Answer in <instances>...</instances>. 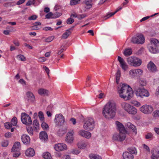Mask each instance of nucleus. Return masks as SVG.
I'll list each match as a JSON object with an SVG mask.
<instances>
[{"mask_svg":"<svg viewBox=\"0 0 159 159\" xmlns=\"http://www.w3.org/2000/svg\"><path fill=\"white\" fill-rule=\"evenodd\" d=\"M54 38L53 36H51L45 39V41L47 42H50L52 41Z\"/></svg>","mask_w":159,"mask_h":159,"instance_id":"nucleus-50","label":"nucleus"},{"mask_svg":"<svg viewBox=\"0 0 159 159\" xmlns=\"http://www.w3.org/2000/svg\"><path fill=\"white\" fill-rule=\"evenodd\" d=\"M148 69L152 72H155L157 71V68L156 65L152 61H150L147 65Z\"/></svg>","mask_w":159,"mask_h":159,"instance_id":"nucleus-18","label":"nucleus"},{"mask_svg":"<svg viewBox=\"0 0 159 159\" xmlns=\"http://www.w3.org/2000/svg\"><path fill=\"white\" fill-rule=\"evenodd\" d=\"M43 68L45 70L47 74L49 76V69L46 66H43Z\"/></svg>","mask_w":159,"mask_h":159,"instance_id":"nucleus-63","label":"nucleus"},{"mask_svg":"<svg viewBox=\"0 0 159 159\" xmlns=\"http://www.w3.org/2000/svg\"><path fill=\"white\" fill-rule=\"evenodd\" d=\"M54 16L52 12H50L45 16V17L47 19L55 18L53 17Z\"/></svg>","mask_w":159,"mask_h":159,"instance_id":"nucleus-48","label":"nucleus"},{"mask_svg":"<svg viewBox=\"0 0 159 159\" xmlns=\"http://www.w3.org/2000/svg\"><path fill=\"white\" fill-rule=\"evenodd\" d=\"M78 148L81 149H83L89 147V144L87 142L84 140L79 141L77 144Z\"/></svg>","mask_w":159,"mask_h":159,"instance_id":"nucleus-15","label":"nucleus"},{"mask_svg":"<svg viewBox=\"0 0 159 159\" xmlns=\"http://www.w3.org/2000/svg\"><path fill=\"white\" fill-rule=\"evenodd\" d=\"M121 106L122 108L127 112L130 108L131 105L126 102H123L121 103Z\"/></svg>","mask_w":159,"mask_h":159,"instance_id":"nucleus-29","label":"nucleus"},{"mask_svg":"<svg viewBox=\"0 0 159 159\" xmlns=\"http://www.w3.org/2000/svg\"><path fill=\"white\" fill-rule=\"evenodd\" d=\"M121 9H122L121 7H119V8L117 9L116 10V11L115 12H114L111 13L107 14V16H105L104 17V19L105 20H107V19L109 17H110L111 16L114 15L117 12L119 11V10H120Z\"/></svg>","mask_w":159,"mask_h":159,"instance_id":"nucleus-32","label":"nucleus"},{"mask_svg":"<svg viewBox=\"0 0 159 159\" xmlns=\"http://www.w3.org/2000/svg\"><path fill=\"white\" fill-rule=\"evenodd\" d=\"M33 125L34 128L36 130L38 129L39 128V124L38 121L36 120H35L33 122Z\"/></svg>","mask_w":159,"mask_h":159,"instance_id":"nucleus-36","label":"nucleus"},{"mask_svg":"<svg viewBox=\"0 0 159 159\" xmlns=\"http://www.w3.org/2000/svg\"><path fill=\"white\" fill-rule=\"evenodd\" d=\"M128 151L129 152L132 154H137V151L136 149L134 147L129 148L127 149Z\"/></svg>","mask_w":159,"mask_h":159,"instance_id":"nucleus-33","label":"nucleus"},{"mask_svg":"<svg viewBox=\"0 0 159 159\" xmlns=\"http://www.w3.org/2000/svg\"><path fill=\"white\" fill-rule=\"evenodd\" d=\"M137 111V109L131 105L127 112L129 114L134 115L136 114Z\"/></svg>","mask_w":159,"mask_h":159,"instance_id":"nucleus-28","label":"nucleus"},{"mask_svg":"<svg viewBox=\"0 0 159 159\" xmlns=\"http://www.w3.org/2000/svg\"><path fill=\"white\" fill-rule=\"evenodd\" d=\"M21 139L23 143L26 145L28 144L30 142V138L29 136L27 135H22Z\"/></svg>","mask_w":159,"mask_h":159,"instance_id":"nucleus-19","label":"nucleus"},{"mask_svg":"<svg viewBox=\"0 0 159 159\" xmlns=\"http://www.w3.org/2000/svg\"><path fill=\"white\" fill-rule=\"evenodd\" d=\"M35 154L34 150L32 148H29L26 151L25 155L28 157H32L34 156Z\"/></svg>","mask_w":159,"mask_h":159,"instance_id":"nucleus-20","label":"nucleus"},{"mask_svg":"<svg viewBox=\"0 0 159 159\" xmlns=\"http://www.w3.org/2000/svg\"><path fill=\"white\" fill-rule=\"evenodd\" d=\"M116 103L113 101H110L104 106L102 113L106 119H112L116 115Z\"/></svg>","mask_w":159,"mask_h":159,"instance_id":"nucleus-1","label":"nucleus"},{"mask_svg":"<svg viewBox=\"0 0 159 159\" xmlns=\"http://www.w3.org/2000/svg\"><path fill=\"white\" fill-rule=\"evenodd\" d=\"M26 95L28 100L31 102H33L34 101L35 99V96L32 93L29 91L27 93Z\"/></svg>","mask_w":159,"mask_h":159,"instance_id":"nucleus-27","label":"nucleus"},{"mask_svg":"<svg viewBox=\"0 0 159 159\" xmlns=\"http://www.w3.org/2000/svg\"><path fill=\"white\" fill-rule=\"evenodd\" d=\"M138 82L139 84L142 86H145L146 84V81L142 79H139L138 80Z\"/></svg>","mask_w":159,"mask_h":159,"instance_id":"nucleus-44","label":"nucleus"},{"mask_svg":"<svg viewBox=\"0 0 159 159\" xmlns=\"http://www.w3.org/2000/svg\"><path fill=\"white\" fill-rule=\"evenodd\" d=\"M117 129L119 130L120 132L125 133L126 130L123 125L120 122L116 121L115 122Z\"/></svg>","mask_w":159,"mask_h":159,"instance_id":"nucleus-17","label":"nucleus"},{"mask_svg":"<svg viewBox=\"0 0 159 159\" xmlns=\"http://www.w3.org/2000/svg\"><path fill=\"white\" fill-rule=\"evenodd\" d=\"M122 156L124 159H133L134 158L133 154L127 151L124 152Z\"/></svg>","mask_w":159,"mask_h":159,"instance_id":"nucleus-22","label":"nucleus"},{"mask_svg":"<svg viewBox=\"0 0 159 159\" xmlns=\"http://www.w3.org/2000/svg\"><path fill=\"white\" fill-rule=\"evenodd\" d=\"M155 152L156 154L159 156V146L157 147L155 149Z\"/></svg>","mask_w":159,"mask_h":159,"instance_id":"nucleus-64","label":"nucleus"},{"mask_svg":"<svg viewBox=\"0 0 159 159\" xmlns=\"http://www.w3.org/2000/svg\"><path fill=\"white\" fill-rule=\"evenodd\" d=\"M17 122V120L16 117H13L11 119V123L13 126H16Z\"/></svg>","mask_w":159,"mask_h":159,"instance_id":"nucleus-41","label":"nucleus"},{"mask_svg":"<svg viewBox=\"0 0 159 159\" xmlns=\"http://www.w3.org/2000/svg\"><path fill=\"white\" fill-rule=\"evenodd\" d=\"M125 133L120 132L119 134H115L113 135L112 138L114 140L122 141L125 139Z\"/></svg>","mask_w":159,"mask_h":159,"instance_id":"nucleus-14","label":"nucleus"},{"mask_svg":"<svg viewBox=\"0 0 159 159\" xmlns=\"http://www.w3.org/2000/svg\"><path fill=\"white\" fill-rule=\"evenodd\" d=\"M21 120L22 123L26 125H30L32 123L31 117L25 113H22L21 114Z\"/></svg>","mask_w":159,"mask_h":159,"instance_id":"nucleus-7","label":"nucleus"},{"mask_svg":"<svg viewBox=\"0 0 159 159\" xmlns=\"http://www.w3.org/2000/svg\"><path fill=\"white\" fill-rule=\"evenodd\" d=\"M140 110L143 113L145 114L151 113L153 111L152 107L148 105H144L140 108Z\"/></svg>","mask_w":159,"mask_h":159,"instance_id":"nucleus-10","label":"nucleus"},{"mask_svg":"<svg viewBox=\"0 0 159 159\" xmlns=\"http://www.w3.org/2000/svg\"><path fill=\"white\" fill-rule=\"evenodd\" d=\"M12 125H11V124H10L9 122L6 123L4 124L5 128L8 129H9L11 128L12 127Z\"/></svg>","mask_w":159,"mask_h":159,"instance_id":"nucleus-55","label":"nucleus"},{"mask_svg":"<svg viewBox=\"0 0 159 159\" xmlns=\"http://www.w3.org/2000/svg\"><path fill=\"white\" fill-rule=\"evenodd\" d=\"M153 115L155 117H159V110L154 111L153 113Z\"/></svg>","mask_w":159,"mask_h":159,"instance_id":"nucleus-58","label":"nucleus"},{"mask_svg":"<svg viewBox=\"0 0 159 159\" xmlns=\"http://www.w3.org/2000/svg\"><path fill=\"white\" fill-rule=\"evenodd\" d=\"M118 61L119 62L120 64L125 62V61H124V59L121 57L120 56H118Z\"/></svg>","mask_w":159,"mask_h":159,"instance_id":"nucleus-62","label":"nucleus"},{"mask_svg":"<svg viewBox=\"0 0 159 159\" xmlns=\"http://www.w3.org/2000/svg\"><path fill=\"white\" fill-rule=\"evenodd\" d=\"M54 121L58 125L61 126L64 124L65 122V118L62 114H58L55 116Z\"/></svg>","mask_w":159,"mask_h":159,"instance_id":"nucleus-11","label":"nucleus"},{"mask_svg":"<svg viewBox=\"0 0 159 159\" xmlns=\"http://www.w3.org/2000/svg\"><path fill=\"white\" fill-rule=\"evenodd\" d=\"M159 156L156 154L155 152L152 153V155L151 156L152 159H158Z\"/></svg>","mask_w":159,"mask_h":159,"instance_id":"nucleus-54","label":"nucleus"},{"mask_svg":"<svg viewBox=\"0 0 159 159\" xmlns=\"http://www.w3.org/2000/svg\"><path fill=\"white\" fill-rule=\"evenodd\" d=\"M26 129L30 135H32L33 134V130L32 127H27Z\"/></svg>","mask_w":159,"mask_h":159,"instance_id":"nucleus-47","label":"nucleus"},{"mask_svg":"<svg viewBox=\"0 0 159 159\" xmlns=\"http://www.w3.org/2000/svg\"><path fill=\"white\" fill-rule=\"evenodd\" d=\"M17 57L18 59L22 61H25V58L24 56L21 54L18 55Z\"/></svg>","mask_w":159,"mask_h":159,"instance_id":"nucleus-53","label":"nucleus"},{"mask_svg":"<svg viewBox=\"0 0 159 159\" xmlns=\"http://www.w3.org/2000/svg\"><path fill=\"white\" fill-rule=\"evenodd\" d=\"M20 148L21 146L20 143L18 142H16L11 149V151H20Z\"/></svg>","mask_w":159,"mask_h":159,"instance_id":"nucleus-25","label":"nucleus"},{"mask_svg":"<svg viewBox=\"0 0 159 159\" xmlns=\"http://www.w3.org/2000/svg\"><path fill=\"white\" fill-rule=\"evenodd\" d=\"M135 92L137 97L142 98L144 97H148L149 96L148 91L143 88L137 89L135 90Z\"/></svg>","mask_w":159,"mask_h":159,"instance_id":"nucleus-6","label":"nucleus"},{"mask_svg":"<svg viewBox=\"0 0 159 159\" xmlns=\"http://www.w3.org/2000/svg\"><path fill=\"white\" fill-rule=\"evenodd\" d=\"M125 126L129 129H132L133 132L135 134H137V130L136 127L134 125L132 124L130 122H128L126 124Z\"/></svg>","mask_w":159,"mask_h":159,"instance_id":"nucleus-21","label":"nucleus"},{"mask_svg":"<svg viewBox=\"0 0 159 159\" xmlns=\"http://www.w3.org/2000/svg\"><path fill=\"white\" fill-rule=\"evenodd\" d=\"M131 103L134 105V106H136L137 107H139L140 106L141 103L136 101L133 100L131 101Z\"/></svg>","mask_w":159,"mask_h":159,"instance_id":"nucleus-46","label":"nucleus"},{"mask_svg":"<svg viewBox=\"0 0 159 159\" xmlns=\"http://www.w3.org/2000/svg\"><path fill=\"white\" fill-rule=\"evenodd\" d=\"M80 0H71L70 2V5H74L78 4Z\"/></svg>","mask_w":159,"mask_h":159,"instance_id":"nucleus-49","label":"nucleus"},{"mask_svg":"<svg viewBox=\"0 0 159 159\" xmlns=\"http://www.w3.org/2000/svg\"><path fill=\"white\" fill-rule=\"evenodd\" d=\"M95 127V122L92 118H89L84 123L83 127L84 129L88 131L93 130Z\"/></svg>","mask_w":159,"mask_h":159,"instance_id":"nucleus-5","label":"nucleus"},{"mask_svg":"<svg viewBox=\"0 0 159 159\" xmlns=\"http://www.w3.org/2000/svg\"><path fill=\"white\" fill-rule=\"evenodd\" d=\"M78 134L82 137L89 139L91 136L90 132L83 129L80 130L78 132Z\"/></svg>","mask_w":159,"mask_h":159,"instance_id":"nucleus-16","label":"nucleus"},{"mask_svg":"<svg viewBox=\"0 0 159 159\" xmlns=\"http://www.w3.org/2000/svg\"><path fill=\"white\" fill-rule=\"evenodd\" d=\"M144 36L139 34L136 35L133 37L131 39V42L137 44H142L144 43Z\"/></svg>","mask_w":159,"mask_h":159,"instance_id":"nucleus-8","label":"nucleus"},{"mask_svg":"<svg viewBox=\"0 0 159 159\" xmlns=\"http://www.w3.org/2000/svg\"><path fill=\"white\" fill-rule=\"evenodd\" d=\"M12 152H13V156L14 157H19L20 155V151H15Z\"/></svg>","mask_w":159,"mask_h":159,"instance_id":"nucleus-51","label":"nucleus"},{"mask_svg":"<svg viewBox=\"0 0 159 159\" xmlns=\"http://www.w3.org/2000/svg\"><path fill=\"white\" fill-rule=\"evenodd\" d=\"M145 138L147 139H152L153 137L152 134L151 133H148L145 136Z\"/></svg>","mask_w":159,"mask_h":159,"instance_id":"nucleus-52","label":"nucleus"},{"mask_svg":"<svg viewBox=\"0 0 159 159\" xmlns=\"http://www.w3.org/2000/svg\"><path fill=\"white\" fill-rule=\"evenodd\" d=\"M38 93L41 95L48 96V95L49 91L43 89H40L38 90Z\"/></svg>","mask_w":159,"mask_h":159,"instance_id":"nucleus-26","label":"nucleus"},{"mask_svg":"<svg viewBox=\"0 0 159 159\" xmlns=\"http://www.w3.org/2000/svg\"><path fill=\"white\" fill-rule=\"evenodd\" d=\"M8 142L7 140H4L1 143L2 146L3 147H6L8 145Z\"/></svg>","mask_w":159,"mask_h":159,"instance_id":"nucleus-56","label":"nucleus"},{"mask_svg":"<svg viewBox=\"0 0 159 159\" xmlns=\"http://www.w3.org/2000/svg\"><path fill=\"white\" fill-rule=\"evenodd\" d=\"M159 47V41L155 38H152L150 39V43L148 45L149 51L152 53L158 52L157 47Z\"/></svg>","mask_w":159,"mask_h":159,"instance_id":"nucleus-3","label":"nucleus"},{"mask_svg":"<svg viewBox=\"0 0 159 159\" xmlns=\"http://www.w3.org/2000/svg\"><path fill=\"white\" fill-rule=\"evenodd\" d=\"M74 22V20L70 17L68 18L66 20V23L68 24H71Z\"/></svg>","mask_w":159,"mask_h":159,"instance_id":"nucleus-57","label":"nucleus"},{"mask_svg":"<svg viewBox=\"0 0 159 159\" xmlns=\"http://www.w3.org/2000/svg\"><path fill=\"white\" fill-rule=\"evenodd\" d=\"M118 92L120 96L125 100H129L132 97L133 91L129 85L123 84L120 89L118 88Z\"/></svg>","mask_w":159,"mask_h":159,"instance_id":"nucleus-2","label":"nucleus"},{"mask_svg":"<svg viewBox=\"0 0 159 159\" xmlns=\"http://www.w3.org/2000/svg\"><path fill=\"white\" fill-rule=\"evenodd\" d=\"M55 150L57 152L62 151L67 149V145L63 143H58L54 145Z\"/></svg>","mask_w":159,"mask_h":159,"instance_id":"nucleus-12","label":"nucleus"},{"mask_svg":"<svg viewBox=\"0 0 159 159\" xmlns=\"http://www.w3.org/2000/svg\"><path fill=\"white\" fill-rule=\"evenodd\" d=\"M43 157L45 159H51L52 158L50 154L48 152H46L43 154Z\"/></svg>","mask_w":159,"mask_h":159,"instance_id":"nucleus-39","label":"nucleus"},{"mask_svg":"<svg viewBox=\"0 0 159 159\" xmlns=\"http://www.w3.org/2000/svg\"><path fill=\"white\" fill-rule=\"evenodd\" d=\"M80 152L79 150L75 148L71 149L70 150V153L73 154L77 155Z\"/></svg>","mask_w":159,"mask_h":159,"instance_id":"nucleus-37","label":"nucleus"},{"mask_svg":"<svg viewBox=\"0 0 159 159\" xmlns=\"http://www.w3.org/2000/svg\"><path fill=\"white\" fill-rule=\"evenodd\" d=\"M74 28V26H72L71 27L67 30L66 32H65L62 34V38L64 39H66L71 33V32L70 30H73Z\"/></svg>","mask_w":159,"mask_h":159,"instance_id":"nucleus-24","label":"nucleus"},{"mask_svg":"<svg viewBox=\"0 0 159 159\" xmlns=\"http://www.w3.org/2000/svg\"><path fill=\"white\" fill-rule=\"evenodd\" d=\"M37 18V16L36 15H33L28 18V19L29 20H34L36 19Z\"/></svg>","mask_w":159,"mask_h":159,"instance_id":"nucleus-60","label":"nucleus"},{"mask_svg":"<svg viewBox=\"0 0 159 159\" xmlns=\"http://www.w3.org/2000/svg\"><path fill=\"white\" fill-rule=\"evenodd\" d=\"M89 156L90 159H102L101 156L97 154H91Z\"/></svg>","mask_w":159,"mask_h":159,"instance_id":"nucleus-35","label":"nucleus"},{"mask_svg":"<svg viewBox=\"0 0 159 159\" xmlns=\"http://www.w3.org/2000/svg\"><path fill=\"white\" fill-rule=\"evenodd\" d=\"M143 70L141 69H132L129 71V75L131 78L140 76L143 73Z\"/></svg>","mask_w":159,"mask_h":159,"instance_id":"nucleus-9","label":"nucleus"},{"mask_svg":"<svg viewBox=\"0 0 159 159\" xmlns=\"http://www.w3.org/2000/svg\"><path fill=\"white\" fill-rule=\"evenodd\" d=\"M38 116L40 120L42 122L44 121V118L43 113L42 112L40 111L38 113Z\"/></svg>","mask_w":159,"mask_h":159,"instance_id":"nucleus-42","label":"nucleus"},{"mask_svg":"<svg viewBox=\"0 0 159 159\" xmlns=\"http://www.w3.org/2000/svg\"><path fill=\"white\" fill-rule=\"evenodd\" d=\"M66 131L62 129H60L58 131L57 134L59 136H62L63 135L65 134Z\"/></svg>","mask_w":159,"mask_h":159,"instance_id":"nucleus-45","label":"nucleus"},{"mask_svg":"<svg viewBox=\"0 0 159 159\" xmlns=\"http://www.w3.org/2000/svg\"><path fill=\"white\" fill-rule=\"evenodd\" d=\"M120 66L121 67L122 69L124 70V71H126L128 69V66L127 65L126 63L125 62L120 64Z\"/></svg>","mask_w":159,"mask_h":159,"instance_id":"nucleus-40","label":"nucleus"},{"mask_svg":"<svg viewBox=\"0 0 159 159\" xmlns=\"http://www.w3.org/2000/svg\"><path fill=\"white\" fill-rule=\"evenodd\" d=\"M53 14L54 16L53 17L54 18H56L59 17L62 15V14L61 13L57 12Z\"/></svg>","mask_w":159,"mask_h":159,"instance_id":"nucleus-61","label":"nucleus"},{"mask_svg":"<svg viewBox=\"0 0 159 159\" xmlns=\"http://www.w3.org/2000/svg\"><path fill=\"white\" fill-rule=\"evenodd\" d=\"M74 132L73 130H71L67 133L65 139L67 143H71L73 142L74 140Z\"/></svg>","mask_w":159,"mask_h":159,"instance_id":"nucleus-13","label":"nucleus"},{"mask_svg":"<svg viewBox=\"0 0 159 159\" xmlns=\"http://www.w3.org/2000/svg\"><path fill=\"white\" fill-rule=\"evenodd\" d=\"M41 127L44 130L47 129H48L49 127L48 125L44 121H42Z\"/></svg>","mask_w":159,"mask_h":159,"instance_id":"nucleus-43","label":"nucleus"},{"mask_svg":"<svg viewBox=\"0 0 159 159\" xmlns=\"http://www.w3.org/2000/svg\"><path fill=\"white\" fill-rule=\"evenodd\" d=\"M116 80L117 84L119 83L120 77V71L119 70H118L116 74Z\"/></svg>","mask_w":159,"mask_h":159,"instance_id":"nucleus-38","label":"nucleus"},{"mask_svg":"<svg viewBox=\"0 0 159 159\" xmlns=\"http://www.w3.org/2000/svg\"><path fill=\"white\" fill-rule=\"evenodd\" d=\"M91 78L92 76L91 75H88L87 76L85 83V85L86 86L89 87L91 86L90 82Z\"/></svg>","mask_w":159,"mask_h":159,"instance_id":"nucleus-34","label":"nucleus"},{"mask_svg":"<svg viewBox=\"0 0 159 159\" xmlns=\"http://www.w3.org/2000/svg\"><path fill=\"white\" fill-rule=\"evenodd\" d=\"M87 15L86 14H83L80 15L78 16V18L80 19H82L87 16Z\"/></svg>","mask_w":159,"mask_h":159,"instance_id":"nucleus-59","label":"nucleus"},{"mask_svg":"<svg viewBox=\"0 0 159 159\" xmlns=\"http://www.w3.org/2000/svg\"><path fill=\"white\" fill-rule=\"evenodd\" d=\"M132 50L130 48L126 49L124 51L123 53L126 57L128 56L131 55L132 53Z\"/></svg>","mask_w":159,"mask_h":159,"instance_id":"nucleus-31","label":"nucleus"},{"mask_svg":"<svg viewBox=\"0 0 159 159\" xmlns=\"http://www.w3.org/2000/svg\"><path fill=\"white\" fill-rule=\"evenodd\" d=\"M127 61L129 64L134 67L140 66L142 62L141 59L135 57H130L127 58Z\"/></svg>","mask_w":159,"mask_h":159,"instance_id":"nucleus-4","label":"nucleus"},{"mask_svg":"<svg viewBox=\"0 0 159 159\" xmlns=\"http://www.w3.org/2000/svg\"><path fill=\"white\" fill-rule=\"evenodd\" d=\"M39 138L42 141L45 142L48 139V136L47 133L45 131L41 132L39 134Z\"/></svg>","mask_w":159,"mask_h":159,"instance_id":"nucleus-23","label":"nucleus"},{"mask_svg":"<svg viewBox=\"0 0 159 159\" xmlns=\"http://www.w3.org/2000/svg\"><path fill=\"white\" fill-rule=\"evenodd\" d=\"M84 2L86 5L87 7L86 9H89L92 7V1L91 0H85Z\"/></svg>","mask_w":159,"mask_h":159,"instance_id":"nucleus-30","label":"nucleus"}]
</instances>
